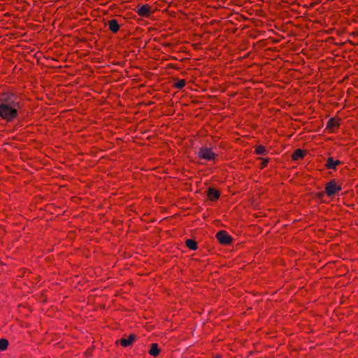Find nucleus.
Instances as JSON below:
<instances>
[{"instance_id":"obj_20","label":"nucleus","mask_w":358,"mask_h":358,"mask_svg":"<svg viewBox=\"0 0 358 358\" xmlns=\"http://www.w3.org/2000/svg\"><path fill=\"white\" fill-rule=\"evenodd\" d=\"M322 196H323V193H319V194H318V196H319L320 198H322Z\"/></svg>"},{"instance_id":"obj_11","label":"nucleus","mask_w":358,"mask_h":358,"mask_svg":"<svg viewBox=\"0 0 358 358\" xmlns=\"http://www.w3.org/2000/svg\"><path fill=\"white\" fill-rule=\"evenodd\" d=\"M160 350H159V348L158 347V344L157 343H152L151 345V348H150V350L149 351V354L152 356H154V357H157L159 353Z\"/></svg>"},{"instance_id":"obj_6","label":"nucleus","mask_w":358,"mask_h":358,"mask_svg":"<svg viewBox=\"0 0 358 358\" xmlns=\"http://www.w3.org/2000/svg\"><path fill=\"white\" fill-rule=\"evenodd\" d=\"M136 12L138 15L143 17H148L151 13L150 7L147 4L143 5L137 8Z\"/></svg>"},{"instance_id":"obj_10","label":"nucleus","mask_w":358,"mask_h":358,"mask_svg":"<svg viewBox=\"0 0 358 358\" xmlns=\"http://www.w3.org/2000/svg\"><path fill=\"white\" fill-rule=\"evenodd\" d=\"M339 160H334L332 157H328L325 166L330 169H335L336 166L340 164Z\"/></svg>"},{"instance_id":"obj_17","label":"nucleus","mask_w":358,"mask_h":358,"mask_svg":"<svg viewBox=\"0 0 358 358\" xmlns=\"http://www.w3.org/2000/svg\"><path fill=\"white\" fill-rule=\"evenodd\" d=\"M336 126V122L333 119H329L327 122V127L333 128Z\"/></svg>"},{"instance_id":"obj_15","label":"nucleus","mask_w":358,"mask_h":358,"mask_svg":"<svg viewBox=\"0 0 358 358\" xmlns=\"http://www.w3.org/2000/svg\"><path fill=\"white\" fill-rule=\"evenodd\" d=\"M8 345V341L4 338H0V350H5Z\"/></svg>"},{"instance_id":"obj_2","label":"nucleus","mask_w":358,"mask_h":358,"mask_svg":"<svg viewBox=\"0 0 358 358\" xmlns=\"http://www.w3.org/2000/svg\"><path fill=\"white\" fill-rule=\"evenodd\" d=\"M197 155L201 159L208 161L213 160L216 157V154L212 151L210 148L208 147H201Z\"/></svg>"},{"instance_id":"obj_19","label":"nucleus","mask_w":358,"mask_h":358,"mask_svg":"<svg viewBox=\"0 0 358 358\" xmlns=\"http://www.w3.org/2000/svg\"><path fill=\"white\" fill-rule=\"evenodd\" d=\"M315 24L316 22L317 23H322L321 20L316 19V13L315 12V20H314Z\"/></svg>"},{"instance_id":"obj_5","label":"nucleus","mask_w":358,"mask_h":358,"mask_svg":"<svg viewBox=\"0 0 358 358\" xmlns=\"http://www.w3.org/2000/svg\"><path fill=\"white\" fill-rule=\"evenodd\" d=\"M341 189L340 186L336 185L334 180L330 181L326 185V193L328 196H332Z\"/></svg>"},{"instance_id":"obj_22","label":"nucleus","mask_w":358,"mask_h":358,"mask_svg":"<svg viewBox=\"0 0 358 358\" xmlns=\"http://www.w3.org/2000/svg\"><path fill=\"white\" fill-rule=\"evenodd\" d=\"M217 358H220V357H217Z\"/></svg>"},{"instance_id":"obj_9","label":"nucleus","mask_w":358,"mask_h":358,"mask_svg":"<svg viewBox=\"0 0 358 358\" xmlns=\"http://www.w3.org/2000/svg\"><path fill=\"white\" fill-rule=\"evenodd\" d=\"M108 25L109 29L113 33L117 32L119 29H120V25H119L117 21L115 19H113V20H109L108 22Z\"/></svg>"},{"instance_id":"obj_7","label":"nucleus","mask_w":358,"mask_h":358,"mask_svg":"<svg viewBox=\"0 0 358 358\" xmlns=\"http://www.w3.org/2000/svg\"><path fill=\"white\" fill-rule=\"evenodd\" d=\"M136 340V336L134 334H130L127 338H122L118 342L123 347H129Z\"/></svg>"},{"instance_id":"obj_1","label":"nucleus","mask_w":358,"mask_h":358,"mask_svg":"<svg viewBox=\"0 0 358 358\" xmlns=\"http://www.w3.org/2000/svg\"><path fill=\"white\" fill-rule=\"evenodd\" d=\"M20 105L0 104V117L7 122H12L18 117Z\"/></svg>"},{"instance_id":"obj_14","label":"nucleus","mask_w":358,"mask_h":358,"mask_svg":"<svg viewBox=\"0 0 358 358\" xmlns=\"http://www.w3.org/2000/svg\"><path fill=\"white\" fill-rule=\"evenodd\" d=\"M255 152L257 155H265L266 153V149L263 145H258L255 149Z\"/></svg>"},{"instance_id":"obj_3","label":"nucleus","mask_w":358,"mask_h":358,"mask_svg":"<svg viewBox=\"0 0 358 358\" xmlns=\"http://www.w3.org/2000/svg\"><path fill=\"white\" fill-rule=\"evenodd\" d=\"M20 105V102L17 101V96L13 93H7L5 94L0 99V104H7V105Z\"/></svg>"},{"instance_id":"obj_18","label":"nucleus","mask_w":358,"mask_h":358,"mask_svg":"<svg viewBox=\"0 0 358 358\" xmlns=\"http://www.w3.org/2000/svg\"><path fill=\"white\" fill-rule=\"evenodd\" d=\"M262 162H261V166L262 168L265 167L268 164V159L261 158Z\"/></svg>"},{"instance_id":"obj_21","label":"nucleus","mask_w":358,"mask_h":358,"mask_svg":"<svg viewBox=\"0 0 358 358\" xmlns=\"http://www.w3.org/2000/svg\"><path fill=\"white\" fill-rule=\"evenodd\" d=\"M317 1H320V0H315V6L316 5Z\"/></svg>"},{"instance_id":"obj_4","label":"nucleus","mask_w":358,"mask_h":358,"mask_svg":"<svg viewBox=\"0 0 358 358\" xmlns=\"http://www.w3.org/2000/svg\"><path fill=\"white\" fill-rule=\"evenodd\" d=\"M216 238L218 241L223 245H229L232 241L231 237L226 231L224 230L218 231L216 234Z\"/></svg>"},{"instance_id":"obj_16","label":"nucleus","mask_w":358,"mask_h":358,"mask_svg":"<svg viewBox=\"0 0 358 358\" xmlns=\"http://www.w3.org/2000/svg\"><path fill=\"white\" fill-rule=\"evenodd\" d=\"M185 80H178L174 83V86L176 88L182 89L185 85Z\"/></svg>"},{"instance_id":"obj_8","label":"nucleus","mask_w":358,"mask_h":358,"mask_svg":"<svg viewBox=\"0 0 358 358\" xmlns=\"http://www.w3.org/2000/svg\"><path fill=\"white\" fill-rule=\"evenodd\" d=\"M207 194L209 199L214 201L219 198L220 192L214 188H208L207 190Z\"/></svg>"},{"instance_id":"obj_12","label":"nucleus","mask_w":358,"mask_h":358,"mask_svg":"<svg viewBox=\"0 0 358 358\" xmlns=\"http://www.w3.org/2000/svg\"><path fill=\"white\" fill-rule=\"evenodd\" d=\"M305 152L303 150L300 149L296 150L292 155V159L294 161H297L298 159L303 158Z\"/></svg>"},{"instance_id":"obj_13","label":"nucleus","mask_w":358,"mask_h":358,"mask_svg":"<svg viewBox=\"0 0 358 358\" xmlns=\"http://www.w3.org/2000/svg\"><path fill=\"white\" fill-rule=\"evenodd\" d=\"M185 243L186 245L192 250H195L197 249V243L193 239H187Z\"/></svg>"}]
</instances>
